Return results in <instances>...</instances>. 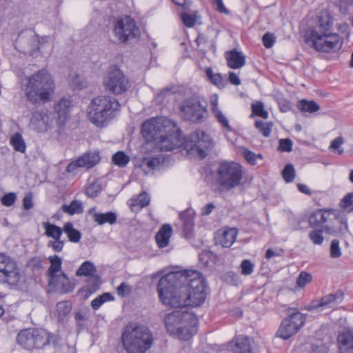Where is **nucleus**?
Wrapping results in <instances>:
<instances>
[{
  "mask_svg": "<svg viewBox=\"0 0 353 353\" xmlns=\"http://www.w3.org/2000/svg\"><path fill=\"white\" fill-rule=\"evenodd\" d=\"M50 265L48 270V276L49 281L53 283L54 279L59 276L57 274L61 270L62 260L58 255L50 256L48 257Z\"/></svg>",
  "mask_w": 353,
  "mask_h": 353,
  "instance_id": "30",
  "label": "nucleus"
},
{
  "mask_svg": "<svg viewBox=\"0 0 353 353\" xmlns=\"http://www.w3.org/2000/svg\"><path fill=\"white\" fill-rule=\"evenodd\" d=\"M181 19L185 27L192 28L196 23L197 12H194L192 14L183 12L181 14Z\"/></svg>",
  "mask_w": 353,
  "mask_h": 353,
  "instance_id": "47",
  "label": "nucleus"
},
{
  "mask_svg": "<svg viewBox=\"0 0 353 353\" xmlns=\"http://www.w3.org/2000/svg\"><path fill=\"white\" fill-rule=\"evenodd\" d=\"M282 176L286 183H291L295 178V170L292 164H287L282 170Z\"/></svg>",
  "mask_w": 353,
  "mask_h": 353,
  "instance_id": "49",
  "label": "nucleus"
},
{
  "mask_svg": "<svg viewBox=\"0 0 353 353\" xmlns=\"http://www.w3.org/2000/svg\"><path fill=\"white\" fill-rule=\"evenodd\" d=\"M114 300V297L109 292H104L99 295L91 302V307L93 310H98L104 303Z\"/></svg>",
  "mask_w": 353,
  "mask_h": 353,
  "instance_id": "42",
  "label": "nucleus"
},
{
  "mask_svg": "<svg viewBox=\"0 0 353 353\" xmlns=\"http://www.w3.org/2000/svg\"><path fill=\"white\" fill-rule=\"evenodd\" d=\"M198 321L196 316L187 309L173 311L164 319L167 332L183 341H188L196 334Z\"/></svg>",
  "mask_w": 353,
  "mask_h": 353,
  "instance_id": "5",
  "label": "nucleus"
},
{
  "mask_svg": "<svg viewBox=\"0 0 353 353\" xmlns=\"http://www.w3.org/2000/svg\"><path fill=\"white\" fill-rule=\"evenodd\" d=\"M213 142L208 134L200 130L192 132L188 138L183 137L182 131L176 129L175 125L167 130L157 143L161 151H172L183 147L188 152L196 154L201 159H204L208 151L212 147Z\"/></svg>",
  "mask_w": 353,
  "mask_h": 353,
  "instance_id": "2",
  "label": "nucleus"
},
{
  "mask_svg": "<svg viewBox=\"0 0 353 353\" xmlns=\"http://www.w3.org/2000/svg\"><path fill=\"white\" fill-rule=\"evenodd\" d=\"M236 235L237 231L234 228L219 231L215 236V242L223 248H230L236 241Z\"/></svg>",
  "mask_w": 353,
  "mask_h": 353,
  "instance_id": "21",
  "label": "nucleus"
},
{
  "mask_svg": "<svg viewBox=\"0 0 353 353\" xmlns=\"http://www.w3.org/2000/svg\"><path fill=\"white\" fill-rule=\"evenodd\" d=\"M223 280L232 285H238L240 283L239 276L233 271H229L225 272L222 276Z\"/></svg>",
  "mask_w": 353,
  "mask_h": 353,
  "instance_id": "53",
  "label": "nucleus"
},
{
  "mask_svg": "<svg viewBox=\"0 0 353 353\" xmlns=\"http://www.w3.org/2000/svg\"><path fill=\"white\" fill-rule=\"evenodd\" d=\"M72 101L65 97L61 98L54 103V110L57 114V122L59 126L65 125L70 117Z\"/></svg>",
  "mask_w": 353,
  "mask_h": 353,
  "instance_id": "19",
  "label": "nucleus"
},
{
  "mask_svg": "<svg viewBox=\"0 0 353 353\" xmlns=\"http://www.w3.org/2000/svg\"><path fill=\"white\" fill-rule=\"evenodd\" d=\"M337 218L334 219L332 227H327V234L334 236H342L349 232L347 218L345 213L339 210Z\"/></svg>",
  "mask_w": 353,
  "mask_h": 353,
  "instance_id": "18",
  "label": "nucleus"
},
{
  "mask_svg": "<svg viewBox=\"0 0 353 353\" xmlns=\"http://www.w3.org/2000/svg\"><path fill=\"white\" fill-rule=\"evenodd\" d=\"M120 108V103L114 97L98 96L91 100L88 107V117L95 126L103 128L116 117Z\"/></svg>",
  "mask_w": 353,
  "mask_h": 353,
  "instance_id": "4",
  "label": "nucleus"
},
{
  "mask_svg": "<svg viewBox=\"0 0 353 353\" xmlns=\"http://www.w3.org/2000/svg\"><path fill=\"white\" fill-rule=\"evenodd\" d=\"M50 125V115L47 109H41L32 113L30 125L33 130L37 132H46Z\"/></svg>",
  "mask_w": 353,
  "mask_h": 353,
  "instance_id": "17",
  "label": "nucleus"
},
{
  "mask_svg": "<svg viewBox=\"0 0 353 353\" xmlns=\"http://www.w3.org/2000/svg\"><path fill=\"white\" fill-rule=\"evenodd\" d=\"M205 74L214 85L219 88H223L225 86V82L222 75L220 73L214 74L211 68H207L205 69Z\"/></svg>",
  "mask_w": 353,
  "mask_h": 353,
  "instance_id": "43",
  "label": "nucleus"
},
{
  "mask_svg": "<svg viewBox=\"0 0 353 353\" xmlns=\"http://www.w3.org/2000/svg\"><path fill=\"white\" fill-rule=\"evenodd\" d=\"M252 114L250 117L256 116L263 119H267L269 116L268 112L265 109L264 104L261 101H256L251 105Z\"/></svg>",
  "mask_w": 353,
  "mask_h": 353,
  "instance_id": "41",
  "label": "nucleus"
},
{
  "mask_svg": "<svg viewBox=\"0 0 353 353\" xmlns=\"http://www.w3.org/2000/svg\"><path fill=\"white\" fill-rule=\"evenodd\" d=\"M61 210L70 215L74 214H81L83 212V208L81 201L73 200L69 205L63 204Z\"/></svg>",
  "mask_w": 353,
  "mask_h": 353,
  "instance_id": "38",
  "label": "nucleus"
},
{
  "mask_svg": "<svg viewBox=\"0 0 353 353\" xmlns=\"http://www.w3.org/2000/svg\"><path fill=\"white\" fill-rule=\"evenodd\" d=\"M333 18L330 14L325 13L322 14L319 17L318 25L315 30L318 31L319 34H332Z\"/></svg>",
  "mask_w": 353,
  "mask_h": 353,
  "instance_id": "27",
  "label": "nucleus"
},
{
  "mask_svg": "<svg viewBox=\"0 0 353 353\" xmlns=\"http://www.w3.org/2000/svg\"><path fill=\"white\" fill-rule=\"evenodd\" d=\"M305 42L311 43L312 48L318 52H334L343 45V39L336 34H319L316 30H310L305 34Z\"/></svg>",
  "mask_w": 353,
  "mask_h": 353,
  "instance_id": "8",
  "label": "nucleus"
},
{
  "mask_svg": "<svg viewBox=\"0 0 353 353\" xmlns=\"http://www.w3.org/2000/svg\"><path fill=\"white\" fill-rule=\"evenodd\" d=\"M16 200L17 194L14 192H9L1 197V202L3 205L10 207L15 203Z\"/></svg>",
  "mask_w": 353,
  "mask_h": 353,
  "instance_id": "59",
  "label": "nucleus"
},
{
  "mask_svg": "<svg viewBox=\"0 0 353 353\" xmlns=\"http://www.w3.org/2000/svg\"><path fill=\"white\" fill-rule=\"evenodd\" d=\"M337 339L340 353H353V332L347 331L339 334Z\"/></svg>",
  "mask_w": 353,
  "mask_h": 353,
  "instance_id": "25",
  "label": "nucleus"
},
{
  "mask_svg": "<svg viewBox=\"0 0 353 353\" xmlns=\"http://www.w3.org/2000/svg\"><path fill=\"white\" fill-rule=\"evenodd\" d=\"M254 127L262 134L264 137H269L271 134L273 123L272 121L265 122L261 120H256Z\"/></svg>",
  "mask_w": 353,
  "mask_h": 353,
  "instance_id": "40",
  "label": "nucleus"
},
{
  "mask_svg": "<svg viewBox=\"0 0 353 353\" xmlns=\"http://www.w3.org/2000/svg\"><path fill=\"white\" fill-rule=\"evenodd\" d=\"M340 207L348 212H353V192L347 194L341 201Z\"/></svg>",
  "mask_w": 353,
  "mask_h": 353,
  "instance_id": "48",
  "label": "nucleus"
},
{
  "mask_svg": "<svg viewBox=\"0 0 353 353\" xmlns=\"http://www.w3.org/2000/svg\"><path fill=\"white\" fill-rule=\"evenodd\" d=\"M61 338L44 329L28 328L22 330L17 336V342L26 350L41 349L48 345L56 346Z\"/></svg>",
  "mask_w": 353,
  "mask_h": 353,
  "instance_id": "7",
  "label": "nucleus"
},
{
  "mask_svg": "<svg viewBox=\"0 0 353 353\" xmlns=\"http://www.w3.org/2000/svg\"><path fill=\"white\" fill-rule=\"evenodd\" d=\"M72 304L69 301H61L57 303V311L59 316H65L70 313Z\"/></svg>",
  "mask_w": 353,
  "mask_h": 353,
  "instance_id": "56",
  "label": "nucleus"
},
{
  "mask_svg": "<svg viewBox=\"0 0 353 353\" xmlns=\"http://www.w3.org/2000/svg\"><path fill=\"white\" fill-rule=\"evenodd\" d=\"M227 65L232 69H239L245 64V57L242 52L234 49L227 51L225 54Z\"/></svg>",
  "mask_w": 353,
  "mask_h": 353,
  "instance_id": "22",
  "label": "nucleus"
},
{
  "mask_svg": "<svg viewBox=\"0 0 353 353\" xmlns=\"http://www.w3.org/2000/svg\"><path fill=\"white\" fill-rule=\"evenodd\" d=\"M150 196L145 192L139 194L137 199H134L130 205L132 211H137L149 205Z\"/></svg>",
  "mask_w": 353,
  "mask_h": 353,
  "instance_id": "36",
  "label": "nucleus"
},
{
  "mask_svg": "<svg viewBox=\"0 0 353 353\" xmlns=\"http://www.w3.org/2000/svg\"><path fill=\"white\" fill-rule=\"evenodd\" d=\"M63 232L67 234V236L70 242L78 243L81 239V232L74 228L72 222H67L64 224Z\"/></svg>",
  "mask_w": 353,
  "mask_h": 353,
  "instance_id": "34",
  "label": "nucleus"
},
{
  "mask_svg": "<svg viewBox=\"0 0 353 353\" xmlns=\"http://www.w3.org/2000/svg\"><path fill=\"white\" fill-rule=\"evenodd\" d=\"M312 280V276L310 273L301 271L296 279V285L300 288H304L307 284L310 283Z\"/></svg>",
  "mask_w": 353,
  "mask_h": 353,
  "instance_id": "51",
  "label": "nucleus"
},
{
  "mask_svg": "<svg viewBox=\"0 0 353 353\" xmlns=\"http://www.w3.org/2000/svg\"><path fill=\"white\" fill-rule=\"evenodd\" d=\"M167 122L168 121L163 117H155L145 121L141 126L143 137L147 141H153L157 144L160 135L166 132Z\"/></svg>",
  "mask_w": 353,
  "mask_h": 353,
  "instance_id": "15",
  "label": "nucleus"
},
{
  "mask_svg": "<svg viewBox=\"0 0 353 353\" xmlns=\"http://www.w3.org/2000/svg\"><path fill=\"white\" fill-rule=\"evenodd\" d=\"M241 272L243 275H250L254 269V264L249 259L242 261L241 265Z\"/></svg>",
  "mask_w": 353,
  "mask_h": 353,
  "instance_id": "55",
  "label": "nucleus"
},
{
  "mask_svg": "<svg viewBox=\"0 0 353 353\" xmlns=\"http://www.w3.org/2000/svg\"><path fill=\"white\" fill-rule=\"evenodd\" d=\"M181 111L183 118L194 123H201L207 114V109L203 106L196 97H190L184 100Z\"/></svg>",
  "mask_w": 353,
  "mask_h": 353,
  "instance_id": "14",
  "label": "nucleus"
},
{
  "mask_svg": "<svg viewBox=\"0 0 353 353\" xmlns=\"http://www.w3.org/2000/svg\"><path fill=\"white\" fill-rule=\"evenodd\" d=\"M97 272L96 267L94 263L90 261H84L76 271L77 276H91Z\"/></svg>",
  "mask_w": 353,
  "mask_h": 353,
  "instance_id": "37",
  "label": "nucleus"
},
{
  "mask_svg": "<svg viewBox=\"0 0 353 353\" xmlns=\"http://www.w3.org/2000/svg\"><path fill=\"white\" fill-rule=\"evenodd\" d=\"M161 163L160 157H144L142 160V165L150 170L156 169Z\"/></svg>",
  "mask_w": 353,
  "mask_h": 353,
  "instance_id": "52",
  "label": "nucleus"
},
{
  "mask_svg": "<svg viewBox=\"0 0 353 353\" xmlns=\"http://www.w3.org/2000/svg\"><path fill=\"white\" fill-rule=\"evenodd\" d=\"M293 143L290 139H282L279 140L278 150L281 152H290L292 150Z\"/></svg>",
  "mask_w": 353,
  "mask_h": 353,
  "instance_id": "61",
  "label": "nucleus"
},
{
  "mask_svg": "<svg viewBox=\"0 0 353 353\" xmlns=\"http://www.w3.org/2000/svg\"><path fill=\"white\" fill-rule=\"evenodd\" d=\"M20 280L17 263L10 256L0 253V283L15 286Z\"/></svg>",
  "mask_w": 353,
  "mask_h": 353,
  "instance_id": "13",
  "label": "nucleus"
},
{
  "mask_svg": "<svg viewBox=\"0 0 353 353\" xmlns=\"http://www.w3.org/2000/svg\"><path fill=\"white\" fill-rule=\"evenodd\" d=\"M223 350L229 353H252V347L248 336H236L230 343L223 345Z\"/></svg>",
  "mask_w": 353,
  "mask_h": 353,
  "instance_id": "16",
  "label": "nucleus"
},
{
  "mask_svg": "<svg viewBox=\"0 0 353 353\" xmlns=\"http://www.w3.org/2000/svg\"><path fill=\"white\" fill-rule=\"evenodd\" d=\"M121 341L128 352L144 353L152 347L154 337L146 325L130 322L123 328Z\"/></svg>",
  "mask_w": 353,
  "mask_h": 353,
  "instance_id": "3",
  "label": "nucleus"
},
{
  "mask_svg": "<svg viewBox=\"0 0 353 353\" xmlns=\"http://www.w3.org/2000/svg\"><path fill=\"white\" fill-rule=\"evenodd\" d=\"M207 284L201 273L194 270L171 272L157 284L161 302L172 307H198L207 296Z\"/></svg>",
  "mask_w": 353,
  "mask_h": 353,
  "instance_id": "1",
  "label": "nucleus"
},
{
  "mask_svg": "<svg viewBox=\"0 0 353 353\" xmlns=\"http://www.w3.org/2000/svg\"><path fill=\"white\" fill-rule=\"evenodd\" d=\"M172 228L170 224H164L161 226L156 234V241L159 248H164L169 244L172 236Z\"/></svg>",
  "mask_w": 353,
  "mask_h": 353,
  "instance_id": "26",
  "label": "nucleus"
},
{
  "mask_svg": "<svg viewBox=\"0 0 353 353\" xmlns=\"http://www.w3.org/2000/svg\"><path fill=\"white\" fill-rule=\"evenodd\" d=\"M58 285L61 286V292L64 294L72 292L74 289V283L70 281L67 274L63 272H61L53 283L48 281L50 288H56Z\"/></svg>",
  "mask_w": 353,
  "mask_h": 353,
  "instance_id": "24",
  "label": "nucleus"
},
{
  "mask_svg": "<svg viewBox=\"0 0 353 353\" xmlns=\"http://www.w3.org/2000/svg\"><path fill=\"white\" fill-rule=\"evenodd\" d=\"M65 245V241L61 240V238H56L54 241H50L48 243V246L52 248L56 252H60L62 251Z\"/></svg>",
  "mask_w": 353,
  "mask_h": 353,
  "instance_id": "60",
  "label": "nucleus"
},
{
  "mask_svg": "<svg viewBox=\"0 0 353 353\" xmlns=\"http://www.w3.org/2000/svg\"><path fill=\"white\" fill-rule=\"evenodd\" d=\"M79 158L83 159V165L88 169L93 168L98 163H99L101 160L99 152L97 151L88 152L82 156L79 157Z\"/></svg>",
  "mask_w": 353,
  "mask_h": 353,
  "instance_id": "32",
  "label": "nucleus"
},
{
  "mask_svg": "<svg viewBox=\"0 0 353 353\" xmlns=\"http://www.w3.org/2000/svg\"><path fill=\"white\" fill-rule=\"evenodd\" d=\"M314 230H312L309 234L308 237L310 240L314 244L320 245L323 243L324 241V237L323 236V233L324 230L322 228H314Z\"/></svg>",
  "mask_w": 353,
  "mask_h": 353,
  "instance_id": "45",
  "label": "nucleus"
},
{
  "mask_svg": "<svg viewBox=\"0 0 353 353\" xmlns=\"http://www.w3.org/2000/svg\"><path fill=\"white\" fill-rule=\"evenodd\" d=\"M288 316L282 320L276 332V336L288 340L296 334L304 325L307 314H302L295 307L287 309Z\"/></svg>",
  "mask_w": 353,
  "mask_h": 353,
  "instance_id": "10",
  "label": "nucleus"
},
{
  "mask_svg": "<svg viewBox=\"0 0 353 353\" xmlns=\"http://www.w3.org/2000/svg\"><path fill=\"white\" fill-rule=\"evenodd\" d=\"M10 143L14 150L21 153L26 152V145L20 132L14 134L10 138Z\"/></svg>",
  "mask_w": 353,
  "mask_h": 353,
  "instance_id": "39",
  "label": "nucleus"
},
{
  "mask_svg": "<svg viewBox=\"0 0 353 353\" xmlns=\"http://www.w3.org/2000/svg\"><path fill=\"white\" fill-rule=\"evenodd\" d=\"M344 299V293L342 290H337L335 293H332L323 296L320 299V304L323 305V307L330 308L336 304L341 303Z\"/></svg>",
  "mask_w": 353,
  "mask_h": 353,
  "instance_id": "29",
  "label": "nucleus"
},
{
  "mask_svg": "<svg viewBox=\"0 0 353 353\" xmlns=\"http://www.w3.org/2000/svg\"><path fill=\"white\" fill-rule=\"evenodd\" d=\"M114 34L119 42L125 43L129 40L138 37L140 30L134 19L125 15L117 20L114 27Z\"/></svg>",
  "mask_w": 353,
  "mask_h": 353,
  "instance_id": "11",
  "label": "nucleus"
},
{
  "mask_svg": "<svg viewBox=\"0 0 353 353\" xmlns=\"http://www.w3.org/2000/svg\"><path fill=\"white\" fill-rule=\"evenodd\" d=\"M242 166L234 161L220 163L217 170V183L230 190L237 187L242 179Z\"/></svg>",
  "mask_w": 353,
  "mask_h": 353,
  "instance_id": "9",
  "label": "nucleus"
},
{
  "mask_svg": "<svg viewBox=\"0 0 353 353\" xmlns=\"http://www.w3.org/2000/svg\"><path fill=\"white\" fill-rule=\"evenodd\" d=\"M339 212V210L334 209H328L326 219H325V222H323L322 229L324 230V232L327 234V227H332L334 219L337 218L336 212Z\"/></svg>",
  "mask_w": 353,
  "mask_h": 353,
  "instance_id": "50",
  "label": "nucleus"
},
{
  "mask_svg": "<svg viewBox=\"0 0 353 353\" xmlns=\"http://www.w3.org/2000/svg\"><path fill=\"white\" fill-rule=\"evenodd\" d=\"M26 266L33 271L40 270L42 268V259L39 256H33L27 261Z\"/></svg>",
  "mask_w": 353,
  "mask_h": 353,
  "instance_id": "54",
  "label": "nucleus"
},
{
  "mask_svg": "<svg viewBox=\"0 0 353 353\" xmlns=\"http://www.w3.org/2000/svg\"><path fill=\"white\" fill-rule=\"evenodd\" d=\"M93 219L99 225H101L105 223L113 225L117 222V215L113 212H108L106 213H94Z\"/></svg>",
  "mask_w": 353,
  "mask_h": 353,
  "instance_id": "31",
  "label": "nucleus"
},
{
  "mask_svg": "<svg viewBox=\"0 0 353 353\" xmlns=\"http://www.w3.org/2000/svg\"><path fill=\"white\" fill-rule=\"evenodd\" d=\"M112 163L120 167L124 168L130 161V157L123 151H118L112 155Z\"/></svg>",
  "mask_w": 353,
  "mask_h": 353,
  "instance_id": "44",
  "label": "nucleus"
},
{
  "mask_svg": "<svg viewBox=\"0 0 353 353\" xmlns=\"http://www.w3.org/2000/svg\"><path fill=\"white\" fill-rule=\"evenodd\" d=\"M328 209H317L312 212L308 218L309 225L312 228H321L326 219Z\"/></svg>",
  "mask_w": 353,
  "mask_h": 353,
  "instance_id": "28",
  "label": "nucleus"
},
{
  "mask_svg": "<svg viewBox=\"0 0 353 353\" xmlns=\"http://www.w3.org/2000/svg\"><path fill=\"white\" fill-rule=\"evenodd\" d=\"M194 216L195 212L191 208L179 214V217L183 225V236L187 239H190L194 236Z\"/></svg>",
  "mask_w": 353,
  "mask_h": 353,
  "instance_id": "20",
  "label": "nucleus"
},
{
  "mask_svg": "<svg viewBox=\"0 0 353 353\" xmlns=\"http://www.w3.org/2000/svg\"><path fill=\"white\" fill-rule=\"evenodd\" d=\"M297 108L303 112L314 113L320 110V105L313 100L302 99L299 101Z\"/></svg>",
  "mask_w": 353,
  "mask_h": 353,
  "instance_id": "35",
  "label": "nucleus"
},
{
  "mask_svg": "<svg viewBox=\"0 0 353 353\" xmlns=\"http://www.w3.org/2000/svg\"><path fill=\"white\" fill-rule=\"evenodd\" d=\"M83 159H81L79 157L76 160L72 161L68 165L66 172L68 173H73L76 172L78 168H85L83 165Z\"/></svg>",
  "mask_w": 353,
  "mask_h": 353,
  "instance_id": "62",
  "label": "nucleus"
},
{
  "mask_svg": "<svg viewBox=\"0 0 353 353\" xmlns=\"http://www.w3.org/2000/svg\"><path fill=\"white\" fill-rule=\"evenodd\" d=\"M55 88L51 75L45 70H39L28 78L25 94L28 101L37 105L42 101H51Z\"/></svg>",
  "mask_w": 353,
  "mask_h": 353,
  "instance_id": "6",
  "label": "nucleus"
},
{
  "mask_svg": "<svg viewBox=\"0 0 353 353\" xmlns=\"http://www.w3.org/2000/svg\"><path fill=\"white\" fill-rule=\"evenodd\" d=\"M214 113L216 116V118L218 122L221 125V126L225 129L227 131H231V127L229 124L228 120L226 117L222 113L220 110H215Z\"/></svg>",
  "mask_w": 353,
  "mask_h": 353,
  "instance_id": "57",
  "label": "nucleus"
},
{
  "mask_svg": "<svg viewBox=\"0 0 353 353\" xmlns=\"http://www.w3.org/2000/svg\"><path fill=\"white\" fill-rule=\"evenodd\" d=\"M242 154L245 159L252 165L256 164V159H263V155L261 154H255L248 148H243L242 150Z\"/></svg>",
  "mask_w": 353,
  "mask_h": 353,
  "instance_id": "46",
  "label": "nucleus"
},
{
  "mask_svg": "<svg viewBox=\"0 0 353 353\" xmlns=\"http://www.w3.org/2000/svg\"><path fill=\"white\" fill-rule=\"evenodd\" d=\"M83 159H81L79 157L76 160L72 161L68 165L66 172L68 173H73L76 172L78 168H85L83 165Z\"/></svg>",
  "mask_w": 353,
  "mask_h": 353,
  "instance_id": "63",
  "label": "nucleus"
},
{
  "mask_svg": "<svg viewBox=\"0 0 353 353\" xmlns=\"http://www.w3.org/2000/svg\"><path fill=\"white\" fill-rule=\"evenodd\" d=\"M105 89L118 95L127 91L130 87L128 78L117 66L110 68L107 77L103 80Z\"/></svg>",
  "mask_w": 353,
  "mask_h": 353,
  "instance_id": "12",
  "label": "nucleus"
},
{
  "mask_svg": "<svg viewBox=\"0 0 353 353\" xmlns=\"http://www.w3.org/2000/svg\"><path fill=\"white\" fill-rule=\"evenodd\" d=\"M101 284V277L97 274H93L86 280V285L82 287L79 293L83 294L84 299H86L99 289Z\"/></svg>",
  "mask_w": 353,
  "mask_h": 353,
  "instance_id": "23",
  "label": "nucleus"
},
{
  "mask_svg": "<svg viewBox=\"0 0 353 353\" xmlns=\"http://www.w3.org/2000/svg\"><path fill=\"white\" fill-rule=\"evenodd\" d=\"M43 227L45 230V234L48 237L52 238L53 239L56 238H61L63 232V228H61V227L55 224L50 223L48 221L43 222Z\"/></svg>",
  "mask_w": 353,
  "mask_h": 353,
  "instance_id": "33",
  "label": "nucleus"
},
{
  "mask_svg": "<svg viewBox=\"0 0 353 353\" xmlns=\"http://www.w3.org/2000/svg\"><path fill=\"white\" fill-rule=\"evenodd\" d=\"M262 41L266 48H270L275 43L274 35L272 33L266 32L262 37Z\"/></svg>",
  "mask_w": 353,
  "mask_h": 353,
  "instance_id": "64",
  "label": "nucleus"
},
{
  "mask_svg": "<svg viewBox=\"0 0 353 353\" xmlns=\"http://www.w3.org/2000/svg\"><path fill=\"white\" fill-rule=\"evenodd\" d=\"M342 254L339 241L336 239H333L330 243V257L333 259L339 258Z\"/></svg>",
  "mask_w": 353,
  "mask_h": 353,
  "instance_id": "58",
  "label": "nucleus"
}]
</instances>
